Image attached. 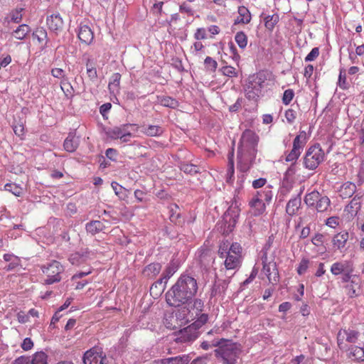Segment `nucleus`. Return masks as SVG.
I'll use <instances>...</instances> for the list:
<instances>
[{"label":"nucleus","instance_id":"nucleus-1","mask_svg":"<svg viewBox=\"0 0 364 364\" xmlns=\"http://www.w3.org/2000/svg\"><path fill=\"white\" fill-rule=\"evenodd\" d=\"M198 289L197 279L190 274L183 273L166 293V301L171 306L186 304L196 294Z\"/></svg>","mask_w":364,"mask_h":364},{"label":"nucleus","instance_id":"nucleus-2","mask_svg":"<svg viewBox=\"0 0 364 364\" xmlns=\"http://www.w3.org/2000/svg\"><path fill=\"white\" fill-rule=\"evenodd\" d=\"M259 136L252 130L245 129L240 136L237 151V167L247 172L255 164L257 154Z\"/></svg>","mask_w":364,"mask_h":364},{"label":"nucleus","instance_id":"nucleus-3","mask_svg":"<svg viewBox=\"0 0 364 364\" xmlns=\"http://www.w3.org/2000/svg\"><path fill=\"white\" fill-rule=\"evenodd\" d=\"M272 74L267 70H260L250 75L244 86L245 95L249 100L257 102L264 95Z\"/></svg>","mask_w":364,"mask_h":364},{"label":"nucleus","instance_id":"nucleus-4","mask_svg":"<svg viewBox=\"0 0 364 364\" xmlns=\"http://www.w3.org/2000/svg\"><path fill=\"white\" fill-rule=\"evenodd\" d=\"M242 173L238 176L237 183L239 186L235 190L234 197L230 202H227L228 208L223 215V220L225 224L224 232H230L234 229L240 213V203L238 197L240 188L242 187V183L245 179V173L239 170Z\"/></svg>","mask_w":364,"mask_h":364},{"label":"nucleus","instance_id":"nucleus-5","mask_svg":"<svg viewBox=\"0 0 364 364\" xmlns=\"http://www.w3.org/2000/svg\"><path fill=\"white\" fill-rule=\"evenodd\" d=\"M213 346L218 347L214 353L215 357L221 360L222 364H237L241 349L235 343L222 338Z\"/></svg>","mask_w":364,"mask_h":364},{"label":"nucleus","instance_id":"nucleus-6","mask_svg":"<svg viewBox=\"0 0 364 364\" xmlns=\"http://www.w3.org/2000/svg\"><path fill=\"white\" fill-rule=\"evenodd\" d=\"M325 159V153L319 144L309 146L303 158V164L305 168L311 171L315 170Z\"/></svg>","mask_w":364,"mask_h":364},{"label":"nucleus","instance_id":"nucleus-7","mask_svg":"<svg viewBox=\"0 0 364 364\" xmlns=\"http://www.w3.org/2000/svg\"><path fill=\"white\" fill-rule=\"evenodd\" d=\"M306 144V134L302 131L293 141L292 149L290 151L285 153V161L287 162H296Z\"/></svg>","mask_w":364,"mask_h":364},{"label":"nucleus","instance_id":"nucleus-8","mask_svg":"<svg viewBox=\"0 0 364 364\" xmlns=\"http://www.w3.org/2000/svg\"><path fill=\"white\" fill-rule=\"evenodd\" d=\"M43 272L46 274L45 280L46 284H52L60 281V273L63 272V267L56 260H53L47 267L42 268Z\"/></svg>","mask_w":364,"mask_h":364},{"label":"nucleus","instance_id":"nucleus-9","mask_svg":"<svg viewBox=\"0 0 364 364\" xmlns=\"http://www.w3.org/2000/svg\"><path fill=\"white\" fill-rule=\"evenodd\" d=\"M360 336V332L352 328H341L337 333V344L340 349L343 348L345 342L355 343Z\"/></svg>","mask_w":364,"mask_h":364},{"label":"nucleus","instance_id":"nucleus-10","mask_svg":"<svg viewBox=\"0 0 364 364\" xmlns=\"http://www.w3.org/2000/svg\"><path fill=\"white\" fill-rule=\"evenodd\" d=\"M178 266L174 261H171L163 272L161 278L154 282L151 287V290L160 287V290L164 291L166 287L168 279L177 272Z\"/></svg>","mask_w":364,"mask_h":364},{"label":"nucleus","instance_id":"nucleus-11","mask_svg":"<svg viewBox=\"0 0 364 364\" xmlns=\"http://www.w3.org/2000/svg\"><path fill=\"white\" fill-rule=\"evenodd\" d=\"M262 261L263 264L262 272L268 278L270 283H276L278 282V272L276 268L275 262H267V252H264L262 255Z\"/></svg>","mask_w":364,"mask_h":364},{"label":"nucleus","instance_id":"nucleus-12","mask_svg":"<svg viewBox=\"0 0 364 364\" xmlns=\"http://www.w3.org/2000/svg\"><path fill=\"white\" fill-rule=\"evenodd\" d=\"M200 335L198 331H196L191 325L179 331L176 341L177 343H190L196 340Z\"/></svg>","mask_w":364,"mask_h":364},{"label":"nucleus","instance_id":"nucleus-13","mask_svg":"<svg viewBox=\"0 0 364 364\" xmlns=\"http://www.w3.org/2000/svg\"><path fill=\"white\" fill-rule=\"evenodd\" d=\"M196 256L202 268L208 271L209 267L213 264L215 257L210 250L207 248H200L196 253Z\"/></svg>","mask_w":364,"mask_h":364},{"label":"nucleus","instance_id":"nucleus-14","mask_svg":"<svg viewBox=\"0 0 364 364\" xmlns=\"http://www.w3.org/2000/svg\"><path fill=\"white\" fill-rule=\"evenodd\" d=\"M106 356L102 355V352H97L95 348L86 351L83 356L85 364H106Z\"/></svg>","mask_w":364,"mask_h":364},{"label":"nucleus","instance_id":"nucleus-15","mask_svg":"<svg viewBox=\"0 0 364 364\" xmlns=\"http://www.w3.org/2000/svg\"><path fill=\"white\" fill-rule=\"evenodd\" d=\"M304 188H301L299 192L294 196H292L288 201L286 205V213L289 216H294L296 215L298 210L301 205V196L303 193Z\"/></svg>","mask_w":364,"mask_h":364},{"label":"nucleus","instance_id":"nucleus-16","mask_svg":"<svg viewBox=\"0 0 364 364\" xmlns=\"http://www.w3.org/2000/svg\"><path fill=\"white\" fill-rule=\"evenodd\" d=\"M46 23L49 30L56 34L60 32L63 28V21L59 14L48 16L46 19Z\"/></svg>","mask_w":364,"mask_h":364},{"label":"nucleus","instance_id":"nucleus-17","mask_svg":"<svg viewBox=\"0 0 364 364\" xmlns=\"http://www.w3.org/2000/svg\"><path fill=\"white\" fill-rule=\"evenodd\" d=\"M77 37L82 43L90 45L94 40V33L89 26L81 23L78 28Z\"/></svg>","mask_w":364,"mask_h":364},{"label":"nucleus","instance_id":"nucleus-18","mask_svg":"<svg viewBox=\"0 0 364 364\" xmlns=\"http://www.w3.org/2000/svg\"><path fill=\"white\" fill-rule=\"evenodd\" d=\"M353 262L350 260H343L336 262L331 267V272L334 276H338L344 273L350 267L353 265Z\"/></svg>","mask_w":364,"mask_h":364},{"label":"nucleus","instance_id":"nucleus-19","mask_svg":"<svg viewBox=\"0 0 364 364\" xmlns=\"http://www.w3.org/2000/svg\"><path fill=\"white\" fill-rule=\"evenodd\" d=\"M80 139L75 136V132H69L64 141L63 147L68 152H74L78 147Z\"/></svg>","mask_w":364,"mask_h":364},{"label":"nucleus","instance_id":"nucleus-20","mask_svg":"<svg viewBox=\"0 0 364 364\" xmlns=\"http://www.w3.org/2000/svg\"><path fill=\"white\" fill-rule=\"evenodd\" d=\"M347 357L356 363H362L363 360V347L352 345L347 349Z\"/></svg>","mask_w":364,"mask_h":364},{"label":"nucleus","instance_id":"nucleus-21","mask_svg":"<svg viewBox=\"0 0 364 364\" xmlns=\"http://www.w3.org/2000/svg\"><path fill=\"white\" fill-rule=\"evenodd\" d=\"M235 144V141H232V151L228 154V168L226 171L225 175V181L228 183H232L234 180V173H235V168H234V146Z\"/></svg>","mask_w":364,"mask_h":364},{"label":"nucleus","instance_id":"nucleus-22","mask_svg":"<svg viewBox=\"0 0 364 364\" xmlns=\"http://www.w3.org/2000/svg\"><path fill=\"white\" fill-rule=\"evenodd\" d=\"M311 208L317 213H326L331 208V200L328 196L321 194Z\"/></svg>","mask_w":364,"mask_h":364},{"label":"nucleus","instance_id":"nucleus-23","mask_svg":"<svg viewBox=\"0 0 364 364\" xmlns=\"http://www.w3.org/2000/svg\"><path fill=\"white\" fill-rule=\"evenodd\" d=\"M357 191V186L355 183L347 181L342 184L339 189V196L343 198H350Z\"/></svg>","mask_w":364,"mask_h":364},{"label":"nucleus","instance_id":"nucleus-24","mask_svg":"<svg viewBox=\"0 0 364 364\" xmlns=\"http://www.w3.org/2000/svg\"><path fill=\"white\" fill-rule=\"evenodd\" d=\"M176 318L181 322V323L184 324H186L196 318L194 313L186 306L178 309L176 313Z\"/></svg>","mask_w":364,"mask_h":364},{"label":"nucleus","instance_id":"nucleus-25","mask_svg":"<svg viewBox=\"0 0 364 364\" xmlns=\"http://www.w3.org/2000/svg\"><path fill=\"white\" fill-rule=\"evenodd\" d=\"M190 360L188 355H182L158 360L156 364H188Z\"/></svg>","mask_w":364,"mask_h":364},{"label":"nucleus","instance_id":"nucleus-26","mask_svg":"<svg viewBox=\"0 0 364 364\" xmlns=\"http://www.w3.org/2000/svg\"><path fill=\"white\" fill-rule=\"evenodd\" d=\"M348 238L349 234L346 231H343L335 235L332 239L333 247L337 250H341L345 247Z\"/></svg>","mask_w":364,"mask_h":364},{"label":"nucleus","instance_id":"nucleus-27","mask_svg":"<svg viewBox=\"0 0 364 364\" xmlns=\"http://www.w3.org/2000/svg\"><path fill=\"white\" fill-rule=\"evenodd\" d=\"M238 16L235 20V24L249 23L251 21V14L248 9L244 6H240L237 9Z\"/></svg>","mask_w":364,"mask_h":364},{"label":"nucleus","instance_id":"nucleus-28","mask_svg":"<svg viewBox=\"0 0 364 364\" xmlns=\"http://www.w3.org/2000/svg\"><path fill=\"white\" fill-rule=\"evenodd\" d=\"M228 288V284L225 280H217L211 288L210 297L223 296Z\"/></svg>","mask_w":364,"mask_h":364},{"label":"nucleus","instance_id":"nucleus-29","mask_svg":"<svg viewBox=\"0 0 364 364\" xmlns=\"http://www.w3.org/2000/svg\"><path fill=\"white\" fill-rule=\"evenodd\" d=\"M3 259L5 262H9V264L4 267V269L6 271H11L20 265L21 260L19 257L14 254H4Z\"/></svg>","mask_w":364,"mask_h":364},{"label":"nucleus","instance_id":"nucleus-30","mask_svg":"<svg viewBox=\"0 0 364 364\" xmlns=\"http://www.w3.org/2000/svg\"><path fill=\"white\" fill-rule=\"evenodd\" d=\"M105 225L100 220H92L85 225L87 232L95 235L105 229Z\"/></svg>","mask_w":364,"mask_h":364},{"label":"nucleus","instance_id":"nucleus-31","mask_svg":"<svg viewBox=\"0 0 364 364\" xmlns=\"http://www.w3.org/2000/svg\"><path fill=\"white\" fill-rule=\"evenodd\" d=\"M136 124H126L121 127H115L107 132V135L114 139H120L123 136L124 132H125L129 127H134Z\"/></svg>","mask_w":364,"mask_h":364},{"label":"nucleus","instance_id":"nucleus-32","mask_svg":"<svg viewBox=\"0 0 364 364\" xmlns=\"http://www.w3.org/2000/svg\"><path fill=\"white\" fill-rule=\"evenodd\" d=\"M88 257L87 251L75 252L72 253L68 259L73 265H80L84 263Z\"/></svg>","mask_w":364,"mask_h":364},{"label":"nucleus","instance_id":"nucleus-33","mask_svg":"<svg viewBox=\"0 0 364 364\" xmlns=\"http://www.w3.org/2000/svg\"><path fill=\"white\" fill-rule=\"evenodd\" d=\"M225 258V266L227 269H235L240 266L241 262V256L240 255L229 254Z\"/></svg>","mask_w":364,"mask_h":364},{"label":"nucleus","instance_id":"nucleus-34","mask_svg":"<svg viewBox=\"0 0 364 364\" xmlns=\"http://www.w3.org/2000/svg\"><path fill=\"white\" fill-rule=\"evenodd\" d=\"M161 270V264L159 262H154L144 267V274L149 278H154L159 274Z\"/></svg>","mask_w":364,"mask_h":364},{"label":"nucleus","instance_id":"nucleus-35","mask_svg":"<svg viewBox=\"0 0 364 364\" xmlns=\"http://www.w3.org/2000/svg\"><path fill=\"white\" fill-rule=\"evenodd\" d=\"M34 38H36L38 41L41 43L44 42L43 48L48 47V38L46 30L43 27L37 28L32 33Z\"/></svg>","mask_w":364,"mask_h":364},{"label":"nucleus","instance_id":"nucleus-36","mask_svg":"<svg viewBox=\"0 0 364 364\" xmlns=\"http://www.w3.org/2000/svg\"><path fill=\"white\" fill-rule=\"evenodd\" d=\"M111 186L114 191L115 195L122 200L128 198L129 191L115 181H112Z\"/></svg>","mask_w":364,"mask_h":364},{"label":"nucleus","instance_id":"nucleus-37","mask_svg":"<svg viewBox=\"0 0 364 364\" xmlns=\"http://www.w3.org/2000/svg\"><path fill=\"white\" fill-rule=\"evenodd\" d=\"M273 193L272 191V187H265L263 190L257 191L255 195L253 196L255 198L261 199V201L266 203H269L272 200Z\"/></svg>","mask_w":364,"mask_h":364},{"label":"nucleus","instance_id":"nucleus-38","mask_svg":"<svg viewBox=\"0 0 364 364\" xmlns=\"http://www.w3.org/2000/svg\"><path fill=\"white\" fill-rule=\"evenodd\" d=\"M249 204L254 209V214L255 215H261L266 208V204L261 201V199H258V198L252 197Z\"/></svg>","mask_w":364,"mask_h":364},{"label":"nucleus","instance_id":"nucleus-39","mask_svg":"<svg viewBox=\"0 0 364 364\" xmlns=\"http://www.w3.org/2000/svg\"><path fill=\"white\" fill-rule=\"evenodd\" d=\"M294 184V178L283 176L281 181L280 194L284 196H287L292 189Z\"/></svg>","mask_w":364,"mask_h":364},{"label":"nucleus","instance_id":"nucleus-40","mask_svg":"<svg viewBox=\"0 0 364 364\" xmlns=\"http://www.w3.org/2000/svg\"><path fill=\"white\" fill-rule=\"evenodd\" d=\"M31 28L27 24H21L12 33V35L18 40H23L30 33Z\"/></svg>","mask_w":364,"mask_h":364},{"label":"nucleus","instance_id":"nucleus-41","mask_svg":"<svg viewBox=\"0 0 364 364\" xmlns=\"http://www.w3.org/2000/svg\"><path fill=\"white\" fill-rule=\"evenodd\" d=\"M279 21V16L278 14L267 15L264 18V26L269 31H272Z\"/></svg>","mask_w":364,"mask_h":364},{"label":"nucleus","instance_id":"nucleus-42","mask_svg":"<svg viewBox=\"0 0 364 364\" xmlns=\"http://www.w3.org/2000/svg\"><path fill=\"white\" fill-rule=\"evenodd\" d=\"M143 133L148 136H159L164 133V129L160 126L149 125L144 128Z\"/></svg>","mask_w":364,"mask_h":364},{"label":"nucleus","instance_id":"nucleus-43","mask_svg":"<svg viewBox=\"0 0 364 364\" xmlns=\"http://www.w3.org/2000/svg\"><path fill=\"white\" fill-rule=\"evenodd\" d=\"M159 103L166 107H169L171 109H176L178 107V102L169 96H163L158 97Z\"/></svg>","mask_w":364,"mask_h":364},{"label":"nucleus","instance_id":"nucleus-44","mask_svg":"<svg viewBox=\"0 0 364 364\" xmlns=\"http://www.w3.org/2000/svg\"><path fill=\"white\" fill-rule=\"evenodd\" d=\"M170 213V220L172 223L176 224L179 223V219L181 218V213L179 211V207L177 204H171L168 207Z\"/></svg>","mask_w":364,"mask_h":364},{"label":"nucleus","instance_id":"nucleus-45","mask_svg":"<svg viewBox=\"0 0 364 364\" xmlns=\"http://www.w3.org/2000/svg\"><path fill=\"white\" fill-rule=\"evenodd\" d=\"M320 193L318 191H313L307 194H306L304 197V203L309 207L311 208L314 205V203L317 201L318 197H320Z\"/></svg>","mask_w":364,"mask_h":364},{"label":"nucleus","instance_id":"nucleus-46","mask_svg":"<svg viewBox=\"0 0 364 364\" xmlns=\"http://www.w3.org/2000/svg\"><path fill=\"white\" fill-rule=\"evenodd\" d=\"M194 316H196V320L191 325L193 326L196 331H198L200 328L208 322V315L207 314L199 313L198 315L194 314Z\"/></svg>","mask_w":364,"mask_h":364},{"label":"nucleus","instance_id":"nucleus-47","mask_svg":"<svg viewBox=\"0 0 364 364\" xmlns=\"http://www.w3.org/2000/svg\"><path fill=\"white\" fill-rule=\"evenodd\" d=\"M121 80V75L118 73H114L110 79V81L108 85V88L111 92H114L117 91L119 87Z\"/></svg>","mask_w":364,"mask_h":364},{"label":"nucleus","instance_id":"nucleus-48","mask_svg":"<svg viewBox=\"0 0 364 364\" xmlns=\"http://www.w3.org/2000/svg\"><path fill=\"white\" fill-rule=\"evenodd\" d=\"M47 355L43 352H36L31 358V364H47Z\"/></svg>","mask_w":364,"mask_h":364},{"label":"nucleus","instance_id":"nucleus-49","mask_svg":"<svg viewBox=\"0 0 364 364\" xmlns=\"http://www.w3.org/2000/svg\"><path fill=\"white\" fill-rule=\"evenodd\" d=\"M180 169L184 173L191 175H194L200 172V169L196 165L188 163H181Z\"/></svg>","mask_w":364,"mask_h":364},{"label":"nucleus","instance_id":"nucleus-50","mask_svg":"<svg viewBox=\"0 0 364 364\" xmlns=\"http://www.w3.org/2000/svg\"><path fill=\"white\" fill-rule=\"evenodd\" d=\"M4 190L9 191L16 196H21L23 193V188L13 183H7L4 186Z\"/></svg>","mask_w":364,"mask_h":364},{"label":"nucleus","instance_id":"nucleus-51","mask_svg":"<svg viewBox=\"0 0 364 364\" xmlns=\"http://www.w3.org/2000/svg\"><path fill=\"white\" fill-rule=\"evenodd\" d=\"M235 41L240 48L244 49L246 48L247 37L243 31H239L236 33Z\"/></svg>","mask_w":364,"mask_h":364},{"label":"nucleus","instance_id":"nucleus-52","mask_svg":"<svg viewBox=\"0 0 364 364\" xmlns=\"http://www.w3.org/2000/svg\"><path fill=\"white\" fill-rule=\"evenodd\" d=\"M354 264L350 267L348 270H346L344 273H343L341 275V282L343 283H348L349 282H353L352 279L355 277V275L353 274L354 272Z\"/></svg>","mask_w":364,"mask_h":364},{"label":"nucleus","instance_id":"nucleus-53","mask_svg":"<svg viewBox=\"0 0 364 364\" xmlns=\"http://www.w3.org/2000/svg\"><path fill=\"white\" fill-rule=\"evenodd\" d=\"M203 307H204V303L202 299H195L193 301L191 308L193 309V311H195L194 314H196V315H198L199 313H201L203 311Z\"/></svg>","mask_w":364,"mask_h":364},{"label":"nucleus","instance_id":"nucleus-54","mask_svg":"<svg viewBox=\"0 0 364 364\" xmlns=\"http://www.w3.org/2000/svg\"><path fill=\"white\" fill-rule=\"evenodd\" d=\"M338 84L342 90H346L348 88V85L346 82V71L344 69H341L340 70Z\"/></svg>","mask_w":364,"mask_h":364},{"label":"nucleus","instance_id":"nucleus-55","mask_svg":"<svg viewBox=\"0 0 364 364\" xmlns=\"http://www.w3.org/2000/svg\"><path fill=\"white\" fill-rule=\"evenodd\" d=\"M220 71L222 72V73L224 75L230 77H237V75L236 69L234 67L230 66V65L223 66L220 69Z\"/></svg>","mask_w":364,"mask_h":364},{"label":"nucleus","instance_id":"nucleus-56","mask_svg":"<svg viewBox=\"0 0 364 364\" xmlns=\"http://www.w3.org/2000/svg\"><path fill=\"white\" fill-rule=\"evenodd\" d=\"M229 242H223L220 245L218 255L220 258H225L227 255H229Z\"/></svg>","mask_w":364,"mask_h":364},{"label":"nucleus","instance_id":"nucleus-57","mask_svg":"<svg viewBox=\"0 0 364 364\" xmlns=\"http://www.w3.org/2000/svg\"><path fill=\"white\" fill-rule=\"evenodd\" d=\"M309 260L307 258H303L297 267V273L299 275L304 274L309 268Z\"/></svg>","mask_w":364,"mask_h":364},{"label":"nucleus","instance_id":"nucleus-58","mask_svg":"<svg viewBox=\"0 0 364 364\" xmlns=\"http://www.w3.org/2000/svg\"><path fill=\"white\" fill-rule=\"evenodd\" d=\"M294 97V92L291 89L286 90L284 92L283 97H282V102L285 105H288L291 100H293Z\"/></svg>","mask_w":364,"mask_h":364},{"label":"nucleus","instance_id":"nucleus-59","mask_svg":"<svg viewBox=\"0 0 364 364\" xmlns=\"http://www.w3.org/2000/svg\"><path fill=\"white\" fill-rule=\"evenodd\" d=\"M229 252L230 254H234L241 256L242 247L237 242H234L232 243L231 245L229 243Z\"/></svg>","mask_w":364,"mask_h":364},{"label":"nucleus","instance_id":"nucleus-60","mask_svg":"<svg viewBox=\"0 0 364 364\" xmlns=\"http://www.w3.org/2000/svg\"><path fill=\"white\" fill-rule=\"evenodd\" d=\"M204 64L205 65V67L212 70V71H214L215 70V69L217 68V65H218V63L217 62L213 59L211 57H206L205 60H204Z\"/></svg>","mask_w":364,"mask_h":364},{"label":"nucleus","instance_id":"nucleus-61","mask_svg":"<svg viewBox=\"0 0 364 364\" xmlns=\"http://www.w3.org/2000/svg\"><path fill=\"white\" fill-rule=\"evenodd\" d=\"M319 55V49L317 47L314 48L310 53L306 56L305 61L311 62L314 60Z\"/></svg>","mask_w":364,"mask_h":364},{"label":"nucleus","instance_id":"nucleus-62","mask_svg":"<svg viewBox=\"0 0 364 364\" xmlns=\"http://www.w3.org/2000/svg\"><path fill=\"white\" fill-rule=\"evenodd\" d=\"M297 171L296 162L291 163L290 166L287 169L284 176L294 178V176Z\"/></svg>","mask_w":364,"mask_h":364},{"label":"nucleus","instance_id":"nucleus-63","mask_svg":"<svg viewBox=\"0 0 364 364\" xmlns=\"http://www.w3.org/2000/svg\"><path fill=\"white\" fill-rule=\"evenodd\" d=\"M297 171L296 162L291 163L290 166L287 169L284 176L294 178V176Z\"/></svg>","mask_w":364,"mask_h":364},{"label":"nucleus","instance_id":"nucleus-64","mask_svg":"<svg viewBox=\"0 0 364 364\" xmlns=\"http://www.w3.org/2000/svg\"><path fill=\"white\" fill-rule=\"evenodd\" d=\"M284 116L287 122L292 124L296 119V112L292 109H289L285 112Z\"/></svg>","mask_w":364,"mask_h":364}]
</instances>
